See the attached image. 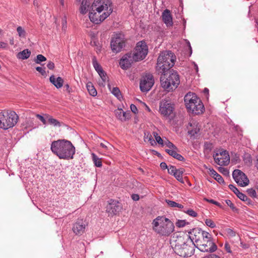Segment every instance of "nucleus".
<instances>
[{
    "instance_id": "1",
    "label": "nucleus",
    "mask_w": 258,
    "mask_h": 258,
    "mask_svg": "<svg viewBox=\"0 0 258 258\" xmlns=\"http://www.w3.org/2000/svg\"><path fill=\"white\" fill-rule=\"evenodd\" d=\"M170 243L174 252L180 256L190 257L194 253L196 244L184 234L174 233Z\"/></svg>"
},
{
    "instance_id": "2",
    "label": "nucleus",
    "mask_w": 258,
    "mask_h": 258,
    "mask_svg": "<svg viewBox=\"0 0 258 258\" xmlns=\"http://www.w3.org/2000/svg\"><path fill=\"white\" fill-rule=\"evenodd\" d=\"M50 149L60 159L63 160L73 159L76 152L75 147L71 142L65 139L52 142Z\"/></svg>"
},
{
    "instance_id": "3",
    "label": "nucleus",
    "mask_w": 258,
    "mask_h": 258,
    "mask_svg": "<svg viewBox=\"0 0 258 258\" xmlns=\"http://www.w3.org/2000/svg\"><path fill=\"white\" fill-rule=\"evenodd\" d=\"M152 224L153 231L162 236H168L174 231L173 223L164 216H158Z\"/></svg>"
},
{
    "instance_id": "4",
    "label": "nucleus",
    "mask_w": 258,
    "mask_h": 258,
    "mask_svg": "<svg viewBox=\"0 0 258 258\" xmlns=\"http://www.w3.org/2000/svg\"><path fill=\"white\" fill-rule=\"evenodd\" d=\"M176 57L171 51L162 52L158 56L156 70L159 74L165 73L175 64Z\"/></svg>"
},
{
    "instance_id": "5",
    "label": "nucleus",
    "mask_w": 258,
    "mask_h": 258,
    "mask_svg": "<svg viewBox=\"0 0 258 258\" xmlns=\"http://www.w3.org/2000/svg\"><path fill=\"white\" fill-rule=\"evenodd\" d=\"M160 82L161 86L166 91H172L177 88L180 83L179 76L176 72L172 71L167 77L165 73L161 74Z\"/></svg>"
},
{
    "instance_id": "6",
    "label": "nucleus",
    "mask_w": 258,
    "mask_h": 258,
    "mask_svg": "<svg viewBox=\"0 0 258 258\" xmlns=\"http://www.w3.org/2000/svg\"><path fill=\"white\" fill-rule=\"evenodd\" d=\"M19 116L14 111L5 110L0 112V128L6 130L17 123Z\"/></svg>"
},
{
    "instance_id": "7",
    "label": "nucleus",
    "mask_w": 258,
    "mask_h": 258,
    "mask_svg": "<svg viewBox=\"0 0 258 258\" xmlns=\"http://www.w3.org/2000/svg\"><path fill=\"white\" fill-rule=\"evenodd\" d=\"M186 107L195 114H199L203 112L204 106L201 101L194 94L190 93L186 94L184 98Z\"/></svg>"
},
{
    "instance_id": "8",
    "label": "nucleus",
    "mask_w": 258,
    "mask_h": 258,
    "mask_svg": "<svg viewBox=\"0 0 258 258\" xmlns=\"http://www.w3.org/2000/svg\"><path fill=\"white\" fill-rule=\"evenodd\" d=\"M174 109L175 104L170 100L164 99L160 101L159 111L164 117L172 119L175 116Z\"/></svg>"
},
{
    "instance_id": "9",
    "label": "nucleus",
    "mask_w": 258,
    "mask_h": 258,
    "mask_svg": "<svg viewBox=\"0 0 258 258\" xmlns=\"http://www.w3.org/2000/svg\"><path fill=\"white\" fill-rule=\"evenodd\" d=\"M148 52V47L145 41H139L137 43L135 51L132 53L135 61L144 59Z\"/></svg>"
},
{
    "instance_id": "10",
    "label": "nucleus",
    "mask_w": 258,
    "mask_h": 258,
    "mask_svg": "<svg viewBox=\"0 0 258 258\" xmlns=\"http://www.w3.org/2000/svg\"><path fill=\"white\" fill-rule=\"evenodd\" d=\"M93 11H96L99 13L108 12L111 10L113 11L112 3L110 0H94L91 6Z\"/></svg>"
},
{
    "instance_id": "11",
    "label": "nucleus",
    "mask_w": 258,
    "mask_h": 258,
    "mask_svg": "<svg viewBox=\"0 0 258 258\" xmlns=\"http://www.w3.org/2000/svg\"><path fill=\"white\" fill-rule=\"evenodd\" d=\"M125 40L122 34H116L112 38L110 42L111 48L114 53H118L121 51L125 46Z\"/></svg>"
},
{
    "instance_id": "12",
    "label": "nucleus",
    "mask_w": 258,
    "mask_h": 258,
    "mask_svg": "<svg viewBox=\"0 0 258 258\" xmlns=\"http://www.w3.org/2000/svg\"><path fill=\"white\" fill-rule=\"evenodd\" d=\"M100 13L96 11H93L92 8L91 7L89 16L90 21L95 24H99L111 14V11L109 10L108 12H103L101 15Z\"/></svg>"
},
{
    "instance_id": "13",
    "label": "nucleus",
    "mask_w": 258,
    "mask_h": 258,
    "mask_svg": "<svg viewBox=\"0 0 258 258\" xmlns=\"http://www.w3.org/2000/svg\"><path fill=\"white\" fill-rule=\"evenodd\" d=\"M196 246L202 252H213L217 249V246L213 241H203L202 239L196 244Z\"/></svg>"
},
{
    "instance_id": "14",
    "label": "nucleus",
    "mask_w": 258,
    "mask_h": 258,
    "mask_svg": "<svg viewBox=\"0 0 258 258\" xmlns=\"http://www.w3.org/2000/svg\"><path fill=\"white\" fill-rule=\"evenodd\" d=\"M214 160L219 165H227L230 161L228 152L226 150H220L213 156Z\"/></svg>"
},
{
    "instance_id": "15",
    "label": "nucleus",
    "mask_w": 258,
    "mask_h": 258,
    "mask_svg": "<svg viewBox=\"0 0 258 258\" xmlns=\"http://www.w3.org/2000/svg\"><path fill=\"white\" fill-rule=\"evenodd\" d=\"M232 176L235 181L240 186H246L249 183V179L246 175L240 170H234Z\"/></svg>"
},
{
    "instance_id": "16",
    "label": "nucleus",
    "mask_w": 258,
    "mask_h": 258,
    "mask_svg": "<svg viewBox=\"0 0 258 258\" xmlns=\"http://www.w3.org/2000/svg\"><path fill=\"white\" fill-rule=\"evenodd\" d=\"M154 83V80L152 75H147L143 77L140 81V87L142 92H146L149 91Z\"/></svg>"
},
{
    "instance_id": "17",
    "label": "nucleus",
    "mask_w": 258,
    "mask_h": 258,
    "mask_svg": "<svg viewBox=\"0 0 258 258\" xmlns=\"http://www.w3.org/2000/svg\"><path fill=\"white\" fill-rule=\"evenodd\" d=\"M87 226L85 221L82 219H78L73 224L72 230L76 235L80 236L85 232Z\"/></svg>"
},
{
    "instance_id": "18",
    "label": "nucleus",
    "mask_w": 258,
    "mask_h": 258,
    "mask_svg": "<svg viewBox=\"0 0 258 258\" xmlns=\"http://www.w3.org/2000/svg\"><path fill=\"white\" fill-rule=\"evenodd\" d=\"M136 62L132 52L124 55L119 61V65L123 70H127L131 67L132 64Z\"/></svg>"
},
{
    "instance_id": "19",
    "label": "nucleus",
    "mask_w": 258,
    "mask_h": 258,
    "mask_svg": "<svg viewBox=\"0 0 258 258\" xmlns=\"http://www.w3.org/2000/svg\"><path fill=\"white\" fill-rule=\"evenodd\" d=\"M118 204V202L113 199H110L106 206V212L111 215L117 214L120 209Z\"/></svg>"
},
{
    "instance_id": "20",
    "label": "nucleus",
    "mask_w": 258,
    "mask_h": 258,
    "mask_svg": "<svg viewBox=\"0 0 258 258\" xmlns=\"http://www.w3.org/2000/svg\"><path fill=\"white\" fill-rule=\"evenodd\" d=\"M202 232L203 230L201 228H194L188 232L189 236L187 237L189 238V240H192V242L195 241V244H196L202 239Z\"/></svg>"
},
{
    "instance_id": "21",
    "label": "nucleus",
    "mask_w": 258,
    "mask_h": 258,
    "mask_svg": "<svg viewBox=\"0 0 258 258\" xmlns=\"http://www.w3.org/2000/svg\"><path fill=\"white\" fill-rule=\"evenodd\" d=\"M162 20L167 27L171 26L173 25L172 17L170 11L166 9L164 11L162 15Z\"/></svg>"
},
{
    "instance_id": "22",
    "label": "nucleus",
    "mask_w": 258,
    "mask_h": 258,
    "mask_svg": "<svg viewBox=\"0 0 258 258\" xmlns=\"http://www.w3.org/2000/svg\"><path fill=\"white\" fill-rule=\"evenodd\" d=\"M49 81L57 89H59L63 86V80L60 77L55 78L54 75H52L49 78Z\"/></svg>"
},
{
    "instance_id": "23",
    "label": "nucleus",
    "mask_w": 258,
    "mask_h": 258,
    "mask_svg": "<svg viewBox=\"0 0 258 258\" xmlns=\"http://www.w3.org/2000/svg\"><path fill=\"white\" fill-rule=\"evenodd\" d=\"M166 152H167L169 155L173 157L174 158L177 159L180 161H184L185 158L180 154L177 153L178 151V149L177 147H176V149H172V150H165Z\"/></svg>"
},
{
    "instance_id": "24",
    "label": "nucleus",
    "mask_w": 258,
    "mask_h": 258,
    "mask_svg": "<svg viewBox=\"0 0 258 258\" xmlns=\"http://www.w3.org/2000/svg\"><path fill=\"white\" fill-rule=\"evenodd\" d=\"M189 125L190 126H193V128L191 130L188 129V134L191 136H195L200 130V128L198 126V123L196 121H193L192 123H189Z\"/></svg>"
},
{
    "instance_id": "25",
    "label": "nucleus",
    "mask_w": 258,
    "mask_h": 258,
    "mask_svg": "<svg viewBox=\"0 0 258 258\" xmlns=\"http://www.w3.org/2000/svg\"><path fill=\"white\" fill-rule=\"evenodd\" d=\"M90 4L88 0H82L80 8V11L82 14H85L87 13Z\"/></svg>"
},
{
    "instance_id": "26",
    "label": "nucleus",
    "mask_w": 258,
    "mask_h": 258,
    "mask_svg": "<svg viewBox=\"0 0 258 258\" xmlns=\"http://www.w3.org/2000/svg\"><path fill=\"white\" fill-rule=\"evenodd\" d=\"M31 51L28 49H25L19 52L17 55V57L19 59H26L29 57Z\"/></svg>"
},
{
    "instance_id": "27",
    "label": "nucleus",
    "mask_w": 258,
    "mask_h": 258,
    "mask_svg": "<svg viewBox=\"0 0 258 258\" xmlns=\"http://www.w3.org/2000/svg\"><path fill=\"white\" fill-rule=\"evenodd\" d=\"M86 88L90 95L93 97L97 95V91L91 82H89L87 83Z\"/></svg>"
},
{
    "instance_id": "28",
    "label": "nucleus",
    "mask_w": 258,
    "mask_h": 258,
    "mask_svg": "<svg viewBox=\"0 0 258 258\" xmlns=\"http://www.w3.org/2000/svg\"><path fill=\"white\" fill-rule=\"evenodd\" d=\"M92 64L95 70L98 73H103V69L100 64L98 62L95 56H93L92 58Z\"/></svg>"
},
{
    "instance_id": "29",
    "label": "nucleus",
    "mask_w": 258,
    "mask_h": 258,
    "mask_svg": "<svg viewBox=\"0 0 258 258\" xmlns=\"http://www.w3.org/2000/svg\"><path fill=\"white\" fill-rule=\"evenodd\" d=\"M183 172L184 170L182 168L178 169L174 175H173L178 181L182 183H184L182 177Z\"/></svg>"
},
{
    "instance_id": "30",
    "label": "nucleus",
    "mask_w": 258,
    "mask_h": 258,
    "mask_svg": "<svg viewBox=\"0 0 258 258\" xmlns=\"http://www.w3.org/2000/svg\"><path fill=\"white\" fill-rule=\"evenodd\" d=\"M46 117L48 119V122L50 124L54 126H56V127H57V126L59 127L61 126V122H59L57 119L52 118V116H51L49 115H47L46 116Z\"/></svg>"
},
{
    "instance_id": "31",
    "label": "nucleus",
    "mask_w": 258,
    "mask_h": 258,
    "mask_svg": "<svg viewBox=\"0 0 258 258\" xmlns=\"http://www.w3.org/2000/svg\"><path fill=\"white\" fill-rule=\"evenodd\" d=\"M93 162L96 167H100L102 166V161L101 159L99 158L94 153L92 154Z\"/></svg>"
},
{
    "instance_id": "32",
    "label": "nucleus",
    "mask_w": 258,
    "mask_h": 258,
    "mask_svg": "<svg viewBox=\"0 0 258 258\" xmlns=\"http://www.w3.org/2000/svg\"><path fill=\"white\" fill-rule=\"evenodd\" d=\"M201 239L203 241H213L212 235L208 232L203 231Z\"/></svg>"
},
{
    "instance_id": "33",
    "label": "nucleus",
    "mask_w": 258,
    "mask_h": 258,
    "mask_svg": "<svg viewBox=\"0 0 258 258\" xmlns=\"http://www.w3.org/2000/svg\"><path fill=\"white\" fill-rule=\"evenodd\" d=\"M144 141L145 142H150L152 145L153 144V143L154 142V140H153L152 135L151 134L148 132H145L144 133Z\"/></svg>"
},
{
    "instance_id": "34",
    "label": "nucleus",
    "mask_w": 258,
    "mask_h": 258,
    "mask_svg": "<svg viewBox=\"0 0 258 258\" xmlns=\"http://www.w3.org/2000/svg\"><path fill=\"white\" fill-rule=\"evenodd\" d=\"M111 93L119 100L122 97L120 90L117 87L113 88Z\"/></svg>"
},
{
    "instance_id": "35",
    "label": "nucleus",
    "mask_w": 258,
    "mask_h": 258,
    "mask_svg": "<svg viewBox=\"0 0 258 258\" xmlns=\"http://www.w3.org/2000/svg\"><path fill=\"white\" fill-rule=\"evenodd\" d=\"M17 31L18 35L20 37L24 38L26 37V32L24 29L21 26H18L17 28Z\"/></svg>"
},
{
    "instance_id": "36",
    "label": "nucleus",
    "mask_w": 258,
    "mask_h": 258,
    "mask_svg": "<svg viewBox=\"0 0 258 258\" xmlns=\"http://www.w3.org/2000/svg\"><path fill=\"white\" fill-rule=\"evenodd\" d=\"M163 145H166L169 148V149H167V150H172L174 149H176V147H177L172 143H171L168 140H166L165 141H164Z\"/></svg>"
},
{
    "instance_id": "37",
    "label": "nucleus",
    "mask_w": 258,
    "mask_h": 258,
    "mask_svg": "<svg viewBox=\"0 0 258 258\" xmlns=\"http://www.w3.org/2000/svg\"><path fill=\"white\" fill-rule=\"evenodd\" d=\"M46 60V58L42 54H38L36 56L35 61L36 63H40L41 62L44 61Z\"/></svg>"
},
{
    "instance_id": "38",
    "label": "nucleus",
    "mask_w": 258,
    "mask_h": 258,
    "mask_svg": "<svg viewBox=\"0 0 258 258\" xmlns=\"http://www.w3.org/2000/svg\"><path fill=\"white\" fill-rule=\"evenodd\" d=\"M205 224L207 226L210 228H213L216 227L215 223L210 219H206L205 221Z\"/></svg>"
},
{
    "instance_id": "39",
    "label": "nucleus",
    "mask_w": 258,
    "mask_h": 258,
    "mask_svg": "<svg viewBox=\"0 0 258 258\" xmlns=\"http://www.w3.org/2000/svg\"><path fill=\"white\" fill-rule=\"evenodd\" d=\"M188 222H187L184 220H178L176 222V225L178 227H183L185 226L186 224H188Z\"/></svg>"
},
{
    "instance_id": "40",
    "label": "nucleus",
    "mask_w": 258,
    "mask_h": 258,
    "mask_svg": "<svg viewBox=\"0 0 258 258\" xmlns=\"http://www.w3.org/2000/svg\"><path fill=\"white\" fill-rule=\"evenodd\" d=\"M246 191L251 197L253 198L256 197V193L255 189L253 188H248L247 189Z\"/></svg>"
},
{
    "instance_id": "41",
    "label": "nucleus",
    "mask_w": 258,
    "mask_h": 258,
    "mask_svg": "<svg viewBox=\"0 0 258 258\" xmlns=\"http://www.w3.org/2000/svg\"><path fill=\"white\" fill-rule=\"evenodd\" d=\"M225 203L226 204L230 207V208L233 211H237L238 209L235 207L234 205L232 203V202L230 200H226Z\"/></svg>"
},
{
    "instance_id": "42",
    "label": "nucleus",
    "mask_w": 258,
    "mask_h": 258,
    "mask_svg": "<svg viewBox=\"0 0 258 258\" xmlns=\"http://www.w3.org/2000/svg\"><path fill=\"white\" fill-rule=\"evenodd\" d=\"M177 169H177L174 166L170 165L169 167L168 168V172L170 175H173Z\"/></svg>"
},
{
    "instance_id": "43",
    "label": "nucleus",
    "mask_w": 258,
    "mask_h": 258,
    "mask_svg": "<svg viewBox=\"0 0 258 258\" xmlns=\"http://www.w3.org/2000/svg\"><path fill=\"white\" fill-rule=\"evenodd\" d=\"M123 110L121 109H118L115 111V114L116 117L121 120L122 118H123L122 114H123Z\"/></svg>"
},
{
    "instance_id": "44",
    "label": "nucleus",
    "mask_w": 258,
    "mask_h": 258,
    "mask_svg": "<svg viewBox=\"0 0 258 258\" xmlns=\"http://www.w3.org/2000/svg\"><path fill=\"white\" fill-rule=\"evenodd\" d=\"M236 196L239 199H240L242 201H245L247 200V197L245 195L240 191L238 192Z\"/></svg>"
},
{
    "instance_id": "45",
    "label": "nucleus",
    "mask_w": 258,
    "mask_h": 258,
    "mask_svg": "<svg viewBox=\"0 0 258 258\" xmlns=\"http://www.w3.org/2000/svg\"><path fill=\"white\" fill-rule=\"evenodd\" d=\"M184 212L192 217H196L198 215L197 213L192 209H189L186 211H185Z\"/></svg>"
},
{
    "instance_id": "46",
    "label": "nucleus",
    "mask_w": 258,
    "mask_h": 258,
    "mask_svg": "<svg viewBox=\"0 0 258 258\" xmlns=\"http://www.w3.org/2000/svg\"><path fill=\"white\" fill-rule=\"evenodd\" d=\"M214 178L220 184H223L224 183V180L223 177L218 173V174L216 175V176L214 177Z\"/></svg>"
},
{
    "instance_id": "47",
    "label": "nucleus",
    "mask_w": 258,
    "mask_h": 258,
    "mask_svg": "<svg viewBox=\"0 0 258 258\" xmlns=\"http://www.w3.org/2000/svg\"><path fill=\"white\" fill-rule=\"evenodd\" d=\"M166 202L167 203L168 206L172 208L176 207V206H178V203H176L174 201H170L169 200H166Z\"/></svg>"
},
{
    "instance_id": "48",
    "label": "nucleus",
    "mask_w": 258,
    "mask_h": 258,
    "mask_svg": "<svg viewBox=\"0 0 258 258\" xmlns=\"http://www.w3.org/2000/svg\"><path fill=\"white\" fill-rule=\"evenodd\" d=\"M64 90L69 94H71L73 92L72 88H71L68 84H64Z\"/></svg>"
},
{
    "instance_id": "49",
    "label": "nucleus",
    "mask_w": 258,
    "mask_h": 258,
    "mask_svg": "<svg viewBox=\"0 0 258 258\" xmlns=\"http://www.w3.org/2000/svg\"><path fill=\"white\" fill-rule=\"evenodd\" d=\"M204 200L210 203H212V204H213L218 207H221V206L220 205V204L215 201H214V200H212V199H207V198H204Z\"/></svg>"
},
{
    "instance_id": "50",
    "label": "nucleus",
    "mask_w": 258,
    "mask_h": 258,
    "mask_svg": "<svg viewBox=\"0 0 258 258\" xmlns=\"http://www.w3.org/2000/svg\"><path fill=\"white\" fill-rule=\"evenodd\" d=\"M123 118H122L121 120H126V119H128L130 118V112H123L122 116Z\"/></svg>"
},
{
    "instance_id": "51",
    "label": "nucleus",
    "mask_w": 258,
    "mask_h": 258,
    "mask_svg": "<svg viewBox=\"0 0 258 258\" xmlns=\"http://www.w3.org/2000/svg\"><path fill=\"white\" fill-rule=\"evenodd\" d=\"M229 188L234 192V194L236 195L239 190L233 185L229 184Z\"/></svg>"
},
{
    "instance_id": "52",
    "label": "nucleus",
    "mask_w": 258,
    "mask_h": 258,
    "mask_svg": "<svg viewBox=\"0 0 258 258\" xmlns=\"http://www.w3.org/2000/svg\"><path fill=\"white\" fill-rule=\"evenodd\" d=\"M36 70L38 72H39L42 75L44 76V75H45L46 72L44 69H43L40 67H37L36 68Z\"/></svg>"
},
{
    "instance_id": "53",
    "label": "nucleus",
    "mask_w": 258,
    "mask_h": 258,
    "mask_svg": "<svg viewBox=\"0 0 258 258\" xmlns=\"http://www.w3.org/2000/svg\"><path fill=\"white\" fill-rule=\"evenodd\" d=\"M36 116L38 118H39L42 121L43 124H46V120L45 118L43 116H42L40 114H37Z\"/></svg>"
},
{
    "instance_id": "54",
    "label": "nucleus",
    "mask_w": 258,
    "mask_h": 258,
    "mask_svg": "<svg viewBox=\"0 0 258 258\" xmlns=\"http://www.w3.org/2000/svg\"><path fill=\"white\" fill-rule=\"evenodd\" d=\"M156 142L160 145L163 146L164 144V140L160 137V136H158L155 139Z\"/></svg>"
},
{
    "instance_id": "55",
    "label": "nucleus",
    "mask_w": 258,
    "mask_h": 258,
    "mask_svg": "<svg viewBox=\"0 0 258 258\" xmlns=\"http://www.w3.org/2000/svg\"><path fill=\"white\" fill-rule=\"evenodd\" d=\"M224 248L225 250L228 253H231V248L230 245L228 243H225Z\"/></svg>"
},
{
    "instance_id": "56",
    "label": "nucleus",
    "mask_w": 258,
    "mask_h": 258,
    "mask_svg": "<svg viewBox=\"0 0 258 258\" xmlns=\"http://www.w3.org/2000/svg\"><path fill=\"white\" fill-rule=\"evenodd\" d=\"M203 258H221L219 255L215 254H210Z\"/></svg>"
},
{
    "instance_id": "57",
    "label": "nucleus",
    "mask_w": 258,
    "mask_h": 258,
    "mask_svg": "<svg viewBox=\"0 0 258 258\" xmlns=\"http://www.w3.org/2000/svg\"><path fill=\"white\" fill-rule=\"evenodd\" d=\"M131 109L132 111L134 113H137L138 112V109L136 106L134 104H131L130 106Z\"/></svg>"
},
{
    "instance_id": "58",
    "label": "nucleus",
    "mask_w": 258,
    "mask_h": 258,
    "mask_svg": "<svg viewBox=\"0 0 258 258\" xmlns=\"http://www.w3.org/2000/svg\"><path fill=\"white\" fill-rule=\"evenodd\" d=\"M47 67L49 69L53 70L54 68V63L53 62L50 61L47 63Z\"/></svg>"
},
{
    "instance_id": "59",
    "label": "nucleus",
    "mask_w": 258,
    "mask_h": 258,
    "mask_svg": "<svg viewBox=\"0 0 258 258\" xmlns=\"http://www.w3.org/2000/svg\"><path fill=\"white\" fill-rule=\"evenodd\" d=\"M209 173L214 177L218 173L213 168L209 169Z\"/></svg>"
},
{
    "instance_id": "60",
    "label": "nucleus",
    "mask_w": 258,
    "mask_h": 258,
    "mask_svg": "<svg viewBox=\"0 0 258 258\" xmlns=\"http://www.w3.org/2000/svg\"><path fill=\"white\" fill-rule=\"evenodd\" d=\"M220 171L225 175L228 174L229 173L228 170L226 168L223 167L220 168Z\"/></svg>"
},
{
    "instance_id": "61",
    "label": "nucleus",
    "mask_w": 258,
    "mask_h": 258,
    "mask_svg": "<svg viewBox=\"0 0 258 258\" xmlns=\"http://www.w3.org/2000/svg\"><path fill=\"white\" fill-rule=\"evenodd\" d=\"M160 166L162 169H168V168L166 163L164 162H161L160 163Z\"/></svg>"
},
{
    "instance_id": "62",
    "label": "nucleus",
    "mask_w": 258,
    "mask_h": 258,
    "mask_svg": "<svg viewBox=\"0 0 258 258\" xmlns=\"http://www.w3.org/2000/svg\"><path fill=\"white\" fill-rule=\"evenodd\" d=\"M132 198L134 201H138L139 200V196L137 194H133Z\"/></svg>"
},
{
    "instance_id": "63",
    "label": "nucleus",
    "mask_w": 258,
    "mask_h": 258,
    "mask_svg": "<svg viewBox=\"0 0 258 258\" xmlns=\"http://www.w3.org/2000/svg\"><path fill=\"white\" fill-rule=\"evenodd\" d=\"M7 45L6 43L0 41V48H5L7 47Z\"/></svg>"
},
{
    "instance_id": "64",
    "label": "nucleus",
    "mask_w": 258,
    "mask_h": 258,
    "mask_svg": "<svg viewBox=\"0 0 258 258\" xmlns=\"http://www.w3.org/2000/svg\"><path fill=\"white\" fill-rule=\"evenodd\" d=\"M227 232L229 235H230L232 236H234L235 235L234 231L231 229H228Z\"/></svg>"
}]
</instances>
